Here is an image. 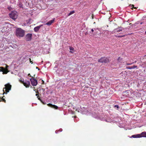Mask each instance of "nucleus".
Returning <instances> with one entry per match:
<instances>
[{
	"mask_svg": "<svg viewBox=\"0 0 146 146\" xmlns=\"http://www.w3.org/2000/svg\"><path fill=\"white\" fill-rule=\"evenodd\" d=\"M41 26H42V25L38 26L35 27L34 29L35 31L37 32L38 31Z\"/></svg>",
	"mask_w": 146,
	"mask_h": 146,
	"instance_id": "11",
	"label": "nucleus"
},
{
	"mask_svg": "<svg viewBox=\"0 0 146 146\" xmlns=\"http://www.w3.org/2000/svg\"><path fill=\"white\" fill-rule=\"evenodd\" d=\"M32 34L28 33L25 36V39L27 41L31 40L32 39Z\"/></svg>",
	"mask_w": 146,
	"mask_h": 146,
	"instance_id": "8",
	"label": "nucleus"
},
{
	"mask_svg": "<svg viewBox=\"0 0 146 146\" xmlns=\"http://www.w3.org/2000/svg\"><path fill=\"white\" fill-rule=\"evenodd\" d=\"M132 64V63H127L126 64H127V65H131Z\"/></svg>",
	"mask_w": 146,
	"mask_h": 146,
	"instance_id": "23",
	"label": "nucleus"
},
{
	"mask_svg": "<svg viewBox=\"0 0 146 146\" xmlns=\"http://www.w3.org/2000/svg\"><path fill=\"white\" fill-rule=\"evenodd\" d=\"M91 30L92 32H93L94 31V30L93 29H92Z\"/></svg>",
	"mask_w": 146,
	"mask_h": 146,
	"instance_id": "25",
	"label": "nucleus"
},
{
	"mask_svg": "<svg viewBox=\"0 0 146 146\" xmlns=\"http://www.w3.org/2000/svg\"><path fill=\"white\" fill-rule=\"evenodd\" d=\"M145 33L146 34V31L145 32Z\"/></svg>",
	"mask_w": 146,
	"mask_h": 146,
	"instance_id": "34",
	"label": "nucleus"
},
{
	"mask_svg": "<svg viewBox=\"0 0 146 146\" xmlns=\"http://www.w3.org/2000/svg\"><path fill=\"white\" fill-rule=\"evenodd\" d=\"M114 108H116L117 109H118L119 108V106L118 105H116L114 106Z\"/></svg>",
	"mask_w": 146,
	"mask_h": 146,
	"instance_id": "20",
	"label": "nucleus"
},
{
	"mask_svg": "<svg viewBox=\"0 0 146 146\" xmlns=\"http://www.w3.org/2000/svg\"><path fill=\"white\" fill-rule=\"evenodd\" d=\"M1 70V68L0 67V70Z\"/></svg>",
	"mask_w": 146,
	"mask_h": 146,
	"instance_id": "37",
	"label": "nucleus"
},
{
	"mask_svg": "<svg viewBox=\"0 0 146 146\" xmlns=\"http://www.w3.org/2000/svg\"><path fill=\"white\" fill-rule=\"evenodd\" d=\"M37 98H38V100H40V99L39 98L38 96H37Z\"/></svg>",
	"mask_w": 146,
	"mask_h": 146,
	"instance_id": "27",
	"label": "nucleus"
},
{
	"mask_svg": "<svg viewBox=\"0 0 146 146\" xmlns=\"http://www.w3.org/2000/svg\"><path fill=\"white\" fill-rule=\"evenodd\" d=\"M98 61L101 63H106L110 62V60L109 58L104 57L101 58Z\"/></svg>",
	"mask_w": 146,
	"mask_h": 146,
	"instance_id": "4",
	"label": "nucleus"
},
{
	"mask_svg": "<svg viewBox=\"0 0 146 146\" xmlns=\"http://www.w3.org/2000/svg\"><path fill=\"white\" fill-rule=\"evenodd\" d=\"M29 61H30V62H32V64H33V63L32 62V61H31V58H29Z\"/></svg>",
	"mask_w": 146,
	"mask_h": 146,
	"instance_id": "24",
	"label": "nucleus"
},
{
	"mask_svg": "<svg viewBox=\"0 0 146 146\" xmlns=\"http://www.w3.org/2000/svg\"><path fill=\"white\" fill-rule=\"evenodd\" d=\"M20 81L22 82L26 88H28L30 85V81L28 80H25V81H22V80H20Z\"/></svg>",
	"mask_w": 146,
	"mask_h": 146,
	"instance_id": "5",
	"label": "nucleus"
},
{
	"mask_svg": "<svg viewBox=\"0 0 146 146\" xmlns=\"http://www.w3.org/2000/svg\"><path fill=\"white\" fill-rule=\"evenodd\" d=\"M9 16L11 19L15 20L17 18L18 15L17 12L16 11H12L11 13L9 14Z\"/></svg>",
	"mask_w": 146,
	"mask_h": 146,
	"instance_id": "3",
	"label": "nucleus"
},
{
	"mask_svg": "<svg viewBox=\"0 0 146 146\" xmlns=\"http://www.w3.org/2000/svg\"><path fill=\"white\" fill-rule=\"evenodd\" d=\"M131 23H130V25H131Z\"/></svg>",
	"mask_w": 146,
	"mask_h": 146,
	"instance_id": "36",
	"label": "nucleus"
},
{
	"mask_svg": "<svg viewBox=\"0 0 146 146\" xmlns=\"http://www.w3.org/2000/svg\"><path fill=\"white\" fill-rule=\"evenodd\" d=\"M140 135L137 134V135H132L131 137L133 138H138V137H141V136H140Z\"/></svg>",
	"mask_w": 146,
	"mask_h": 146,
	"instance_id": "14",
	"label": "nucleus"
},
{
	"mask_svg": "<svg viewBox=\"0 0 146 146\" xmlns=\"http://www.w3.org/2000/svg\"><path fill=\"white\" fill-rule=\"evenodd\" d=\"M75 13V11H72L70 12L68 15V16H69L71 15L74 13Z\"/></svg>",
	"mask_w": 146,
	"mask_h": 146,
	"instance_id": "16",
	"label": "nucleus"
},
{
	"mask_svg": "<svg viewBox=\"0 0 146 146\" xmlns=\"http://www.w3.org/2000/svg\"><path fill=\"white\" fill-rule=\"evenodd\" d=\"M140 135V136L141 137H146V132H142L141 134H139Z\"/></svg>",
	"mask_w": 146,
	"mask_h": 146,
	"instance_id": "12",
	"label": "nucleus"
},
{
	"mask_svg": "<svg viewBox=\"0 0 146 146\" xmlns=\"http://www.w3.org/2000/svg\"><path fill=\"white\" fill-rule=\"evenodd\" d=\"M1 69L2 70H5V71H3V70H2V71H3V72L5 74H7L8 72L7 70V69H4L3 67H1Z\"/></svg>",
	"mask_w": 146,
	"mask_h": 146,
	"instance_id": "15",
	"label": "nucleus"
},
{
	"mask_svg": "<svg viewBox=\"0 0 146 146\" xmlns=\"http://www.w3.org/2000/svg\"><path fill=\"white\" fill-rule=\"evenodd\" d=\"M69 49L70 50L73 51L74 49V48L73 47H70Z\"/></svg>",
	"mask_w": 146,
	"mask_h": 146,
	"instance_id": "18",
	"label": "nucleus"
},
{
	"mask_svg": "<svg viewBox=\"0 0 146 146\" xmlns=\"http://www.w3.org/2000/svg\"><path fill=\"white\" fill-rule=\"evenodd\" d=\"M142 23H141V24H142Z\"/></svg>",
	"mask_w": 146,
	"mask_h": 146,
	"instance_id": "35",
	"label": "nucleus"
},
{
	"mask_svg": "<svg viewBox=\"0 0 146 146\" xmlns=\"http://www.w3.org/2000/svg\"><path fill=\"white\" fill-rule=\"evenodd\" d=\"M55 19L54 18L53 19L49 21L48 22L46 23L45 25H48V26L52 24L54 22V21Z\"/></svg>",
	"mask_w": 146,
	"mask_h": 146,
	"instance_id": "9",
	"label": "nucleus"
},
{
	"mask_svg": "<svg viewBox=\"0 0 146 146\" xmlns=\"http://www.w3.org/2000/svg\"><path fill=\"white\" fill-rule=\"evenodd\" d=\"M28 75L30 77L31 76L30 75V74H28Z\"/></svg>",
	"mask_w": 146,
	"mask_h": 146,
	"instance_id": "28",
	"label": "nucleus"
},
{
	"mask_svg": "<svg viewBox=\"0 0 146 146\" xmlns=\"http://www.w3.org/2000/svg\"><path fill=\"white\" fill-rule=\"evenodd\" d=\"M121 60L122 59L119 57L117 59L118 61L120 62H121Z\"/></svg>",
	"mask_w": 146,
	"mask_h": 146,
	"instance_id": "17",
	"label": "nucleus"
},
{
	"mask_svg": "<svg viewBox=\"0 0 146 146\" xmlns=\"http://www.w3.org/2000/svg\"><path fill=\"white\" fill-rule=\"evenodd\" d=\"M38 94H36V96H38Z\"/></svg>",
	"mask_w": 146,
	"mask_h": 146,
	"instance_id": "32",
	"label": "nucleus"
},
{
	"mask_svg": "<svg viewBox=\"0 0 146 146\" xmlns=\"http://www.w3.org/2000/svg\"><path fill=\"white\" fill-rule=\"evenodd\" d=\"M125 36V35H122V36L119 35V36H117V37H124Z\"/></svg>",
	"mask_w": 146,
	"mask_h": 146,
	"instance_id": "19",
	"label": "nucleus"
},
{
	"mask_svg": "<svg viewBox=\"0 0 146 146\" xmlns=\"http://www.w3.org/2000/svg\"><path fill=\"white\" fill-rule=\"evenodd\" d=\"M6 68H7L9 67V66H7L6 65Z\"/></svg>",
	"mask_w": 146,
	"mask_h": 146,
	"instance_id": "31",
	"label": "nucleus"
},
{
	"mask_svg": "<svg viewBox=\"0 0 146 146\" xmlns=\"http://www.w3.org/2000/svg\"><path fill=\"white\" fill-rule=\"evenodd\" d=\"M5 87L3 88V94H7L11 90V86L8 83L5 85Z\"/></svg>",
	"mask_w": 146,
	"mask_h": 146,
	"instance_id": "2",
	"label": "nucleus"
},
{
	"mask_svg": "<svg viewBox=\"0 0 146 146\" xmlns=\"http://www.w3.org/2000/svg\"><path fill=\"white\" fill-rule=\"evenodd\" d=\"M36 69H38V70H39V68H38V67H36Z\"/></svg>",
	"mask_w": 146,
	"mask_h": 146,
	"instance_id": "30",
	"label": "nucleus"
},
{
	"mask_svg": "<svg viewBox=\"0 0 146 146\" xmlns=\"http://www.w3.org/2000/svg\"><path fill=\"white\" fill-rule=\"evenodd\" d=\"M16 34L18 37H23L25 34V31L21 28H18L16 30Z\"/></svg>",
	"mask_w": 146,
	"mask_h": 146,
	"instance_id": "1",
	"label": "nucleus"
},
{
	"mask_svg": "<svg viewBox=\"0 0 146 146\" xmlns=\"http://www.w3.org/2000/svg\"><path fill=\"white\" fill-rule=\"evenodd\" d=\"M59 131H60V132H61L62 131V129H59Z\"/></svg>",
	"mask_w": 146,
	"mask_h": 146,
	"instance_id": "26",
	"label": "nucleus"
},
{
	"mask_svg": "<svg viewBox=\"0 0 146 146\" xmlns=\"http://www.w3.org/2000/svg\"><path fill=\"white\" fill-rule=\"evenodd\" d=\"M124 30L123 28L121 27H119L114 29L112 31L113 33H117L121 31H122Z\"/></svg>",
	"mask_w": 146,
	"mask_h": 146,
	"instance_id": "7",
	"label": "nucleus"
},
{
	"mask_svg": "<svg viewBox=\"0 0 146 146\" xmlns=\"http://www.w3.org/2000/svg\"><path fill=\"white\" fill-rule=\"evenodd\" d=\"M2 100L3 101H4L5 102L6 101L3 98H2Z\"/></svg>",
	"mask_w": 146,
	"mask_h": 146,
	"instance_id": "22",
	"label": "nucleus"
},
{
	"mask_svg": "<svg viewBox=\"0 0 146 146\" xmlns=\"http://www.w3.org/2000/svg\"><path fill=\"white\" fill-rule=\"evenodd\" d=\"M47 105L48 106L52 108H54L55 109H57L58 108V107L57 106L55 105H52V104H48Z\"/></svg>",
	"mask_w": 146,
	"mask_h": 146,
	"instance_id": "10",
	"label": "nucleus"
},
{
	"mask_svg": "<svg viewBox=\"0 0 146 146\" xmlns=\"http://www.w3.org/2000/svg\"><path fill=\"white\" fill-rule=\"evenodd\" d=\"M18 4H19V5H20V7H22V5H21V3L20 2L18 3Z\"/></svg>",
	"mask_w": 146,
	"mask_h": 146,
	"instance_id": "21",
	"label": "nucleus"
},
{
	"mask_svg": "<svg viewBox=\"0 0 146 146\" xmlns=\"http://www.w3.org/2000/svg\"><path fill=\"white\" fill-rule=\"evenodd\" d=\"M137 67V66H127L126 67V68L127 69H134Z\"/></svg>",
	"mask_w": 146,
	"mask_h": 146,
	"instance_id": "13",
	"label": "nucleus"
},
{
	"mask_svg": "<svg viewBox=\"0 0 146 146\" xmlns=\"http://www.w3.org/2000/svg\"><path fill=\"white\" fill-rule=\"evenodd\" d=\"M132 6H133V7H133V6H134V5H132Z\"/></svg>",
	"mask_w": 146,
	"mask_h": 146,
	"instance_id": "33",
	"label": "nucleus"
},
{
	"mask_svg": "<svg viewBox=\"0 0 146 146\" xmlns=\"http://www.w3.org/2000/svg\"><path fill=\"white\" fill-rule=\"evenodd\" d=\"M30 81L31 84L33 86H36L37 84V81L35 78H32L30 79Z\"/></svg>",
	"mask_w": 146,
	"mask_h": 146,
	"instance_id": "6",
	"label": "nucleus"
},
{
	"mask_svg": "<svg viewBox=\"0 0 146 146\" xmlns=\"http://www.w3.org/2000/svg\"><path fill=\"white\" fill-rule=\"evenodd\" d=\"M58 131H55V133H58Z\"/></svg>",
	"mask_w": 146,
	"mask_h": 146,
	"instance_id": "29",
	"label": "nucleus"
}]
</instances>
